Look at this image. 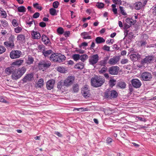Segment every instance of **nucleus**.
I'll use <instances>...</instances> for the list:
<instances>
[{
  "mask_svg": "<svg viewBox=\"0 0 156 156\" xmlns=\"http://www.w3.org/2000/svg\"><path fill=\"white\" fill-rule=\"evenodd\" d=\"M27 70L26 68L23 66L16 69H15V71L11 75L12 79L13 80H17L20 78L25 73Z\"/></svg>",
  "mask_w": 156,
  "mask_h": 156,
  "instance_id": "nucleus-1",
  "label": "nucleus"
},
{
  "mask_svg": "<svg viewBox=\"0 0 156 156\" xmlns=\"http://www.w3.org/2000/svg\"><path fill=\"white\" fill-rule=\"evenodd\" d=\"M91 84L92 85L96 87L101 86L105 82V80L100 77L95 76L91 79Z\"/></svg>",
  "mask_w": 156,
  "mask_h": 156,
  "instance_id": "nucleus-2",
  "label": "nucleus"
},
{
  "mask_svg": "<svg viewBox=\"0 0 156 156\" xmlns=\"http://www.w3.org/2000/svg\"><path fill=\"white\" fill-rule=\"evenodd\" d=\"M66 57L65 55L61 54L54 53L51 54L50 57V60L54 62H61L65 60Z\"/></svg>",
  "mask_w": 156,
  "mask_h": 156,
  "instance_id": "nucleus-3",
  "label": "nucleus"
},
{
  "mask_svg": "<svg viewBox=\"0 0 156 156\" xmlns=\"http://www.w3.org/2000/svg\"><path fill=\"white\" fill-rule=\"evenodd\" d=\"M104 96L106 98L112 99L116 98L118 96V93L115 90H110L107 89L104 93Z\"/></svg>",
  "mask_w": 156,
  "mask_h": 156,
  "instance_id": "nucleus-4",
  "label": "nucleus"
},
{
  "mask_svg": "<svg viewBox=\"0 0 156 156\" xmlns=\"http://www.w3.org/2000/svg\"><path fill=\"white\" fill-rule=\"evenodd\" d=\"M51 62L47 60H43L39 62L38 67L39 69H46L50 67Z\"/></svg>",
  "mask_w": 156,
  "mask_h": 156,
  "instance_id": "nucleus-5",
  "label": "nucleus"
},
{
  "mask_svg": "<svg viewBox=\"0 0 156 156\" xmlns=\"http://www.w3.org/2000/svg\"><path fill=\"white\" fill-rule=\"evenodd\" d=\"M98 60L99 56L97 54L90 56L89 59L90 64L92 65H94L97 63Z\"/></svg>",
  "mask_w": 156,
  "mask_h": 156,
  "instance_id": "nucleus-6",
  "label": "nucleus"
},
{
  "mask_svg": "<svg viewBox=\"0 0 156 156\" xmlns=\"http://www.w3.org/2000/svg\"><path fill=\"white\" fill-rule=\"evenodd\" d=\"M141 77L143 80L145 81H150L152 78L151 74L147 72H143L141 75Z\"/></svg>",
  "mask_w": 156,
  "mask_h": 156,
  "instance_id": "nucleus-7",
  "label": "nucleus"
},
{
  "mask_svg": "<svg viewBox=\"0 0 156 156\" xmlns=\"http://www.w3.org/2000/svg\"><path fill=\"white\" fill-rule=\"evenodd\" d=\"M81 93L84 98H87L89 97L90 95V93L89 89V87L88 85H86L82 88Z\"/></svg>",
  "mask_w": 156,
  "mask_h": 156,
  "instance_id": "nucleus-8",
  "label": "nucleus"
},
{
  "mask_svg": "<svg viewBox=\"0 0 156 156\" xmlns=\"http://www.w3.org/2000/svg\"><path fill=\"white\" fill-rule=\"evenodd\" d=\"M21 52L19 50H12L10 53V56L12 59L19 58L21 55Z\"/></svg>",
  "mask_w": 156,
  "mask_h": 156,
  "instance_id": "nucleus-9",
  "label": "nucleus"
},
{
  "mask_svg": "<svg viewBox=\"0 0 156 156\" xmlns=\"http://www.w3.org/2000/svg\"><path fill=\"white\" fill-rule=\"evenodd\" d=\"M119 69L118 66H113L108 68V72L111 75H117L118 73Z\"/></svg>",
  "mask_w": 156,
  "mask_h": 156,
  "instance_id": "nucleus-10",
  "label": "nucleus"
},
{
  "mask_svg": "<svg viewBox=\"0 0 156 156\" xmlns=\"http://www.w3.org/2000/svg\"><path fill=\"white\" fill-rule=\"evenodd\" d=\"M154 57L153 56L149 55L146 57L141 61V64L144 65L145 64L150 63L154 61Z\"/></svg>",
  "mask_w": 156,
  "mask_h": 156,
  "instance_id": "nucleus-11",
  "label": "nucleus"
},
{
  "mask_svg": "<svg viewBox=\"0 0 156 156\" xmlns=\"http://www.w3.org/2000/svg\"><path fill=\"white\" fill-rule=\"evenodd\" d=\"M131 83L133 86L136 88H139L142 85L141 81L137 79H132L131 80Z\"/></svg>",
  "mask_w": 156,
  "mask_h": 156,
  "instance_id": "nucleus-12",
  "label": "nucleus"
},
{
  "mask_svg": "<svg viewBox=\"0 0 156 156\" xmlns=\"http://www.w3.org/2000/svg\"><path fill=\"white\" fill-rule=\"evenodd\" d=\"M74 78L73 76H68L64 81V85L68 86L71 85L74 82Z\"/></svg>",
  "mask_w": 156,
  "mask_h": 156,
  "instance_id": "nucleus-13",
  "label": "nucleus"
},
{
  "mask_svg": "<svg viewBox=\"0 0 156 156\" xmlns=\"http://www.w3.org/2000/svg\"><path fill=\"white\" fill-rule=\"evenodd\" d=\"M119 59L120 57L119 56H114L109 60L108 63L111 65H114L117 64L119 62Z\"/></svg>",
  "mask_w": 156,
  "mask_h": 156,
  "instance_id": "nucleus-14",
  "label": "nucleus"
},
{
  "mask_svg": "<svg viewBox=\"0 0 156 156\" xmlns=\"http://www.w3.org/2000/svg\"><path fill=\"white\" fill-rule=\"evenodd\" d=\"M33 78V73H28L22 79V81L24 83H26L28 81H31Z\"/></svg>",
  "mask_w": 156,
  "mask_h": 156,
  "instance_id": "nucleus-15",
  "label": "nucleus"
},
{
  "mask_svg": "<svg viewBox=\"0 0 156 156\" xmlns=\"http://www.w3.org/2000/svg\"><path fill=\"white\" fill-rule=\"evenodd\" d=\"M41 40L45 45L48 46H50L51 45V43L50 41L49 38L45 35L43 34L42 35Z\"/></svg>",
  "mask_w": 156,
  "mask_h": 156,
  "instance_id": "nucleus-16",
  "label": "nucleus"
},
{
  "mask_svg": "<svg viewBox=\"0 0 156 156\" xmlns=\"http://www.w3.org/2000/svg\"><path fill=\"white\" fill-rule=\"evenodd\" d=\"M55 83V80H51L48 81L46 83V87L48 90H51L53 87Z\"/></svg>",
  "mask_w": 156,
  "mask_h": 156,
  "instance_id": "nucleus-17",
  "label": "nucleus"
},
{
  "mask_svg": "<svg viewBox=\"0 0 156 156\" xmlns=\"http://www.w3.org/2000/svg\"><path fill=\"white\" fill-rule=\"evenodd\" d=\"M16 67L12 66L6 68L5 69V73L8 75H9L11 74H12L15 71Z\"/></svg>",
  "mask_w": 156,
  "mask_h": 156,
  "instance_id": "nucleus-18",
  "label": "nucleus"
},
{
  "mask_svg": "<svg viewBox=\"0 0 156 156\" xmlns=\"http://www.w3.org/2000/svg\"><path fill=\"white\" fill-rule=\"evenodd\" d=\"M34 61V58L31 55H28L27 58H26V63L28 65L32 64L33 63Z\"/></svg>",
  "mask_w": 156,
  "mask_h": 156,
  "instance_id": "nucleus-19",
  "label": "nucleus"
},
{
  "mask_svg": "<svg viewBox=\"0 0 156 156\" xmlns=\"http://www.w3.org/2000/svg\"><path fill=\"white\" fill-rule=\"evenodd\" d=\"M31 35L32 38L34 39H39L41 37V35L38 32L32 31Z\"/></svg>",
  "mask_w": 156,
  "mask_h": 156,
  "instance_id": "nucleus-20",
  "label": "nucleus"
},
{
  "mask_svg": "<svg viewBox=\"0 0 156 156\" xmlns=\"http://www.w3.org/2000/svg\"><path fill=\"white\" fill-rule=\"evenodd\" d=\"M134 6L136 9L139 10L143 7L142 3L140 2H138L135 3Z\"/></svg>",
  "mask_w": 156,
  "mask_h": 156,
  "instance_id": "nucleus-21",
  "label": "nucleus"
},
{
  "mask_svg": "<svg viewBox=\"0 0 156 156\" xmlns=\"http://www.w3.org/2000/svg\"><path fill=\"white\" fill-rule=\"evenodd\" d=\"M89 35L90 33L87 32H84L81 34V35L83 36V38L84 39H90L91 37Z\"/></svg>",
  "mask_w": 156,
  "mask_h": 156,
  "instance_id": "nucleus-22",
  "label": "nucleus"
},
{
  "mask_svg": "<svg viewBox=\"0 0 156 156\" xmlns=\"http://www.w3.org/2000/svg\"><path fill=\"white\" fill-rule=\"evenodd\" d=\"M95 41L97 44H99L104 43L105 40L103 37H97L95 39Z\"/></svg>",
  "mask_w": 156,
  "mask_h": 156,
  "instance_id": "nucleus-23",
  "label": "nucleus"
},
{
  "mask_svg": "<svg viewBox=\"0 0 156 156\" xmlns=\"http://www.w3.org/2000/svg\"><path fill=\"white\" fill-rule=\"evenodd\" d=\"M24 62V60L23 59H20L17 60L12 62V64L16 65L19 66H20Z\"/></svg>",
  "mask_w": 156,
  "mask_h": 156,
  "instance_id": "nucleus-24",
  "label": "nucleus"
},
{
  "mask_svg": "<svg viewBox=\"0 0 156 156\" xmlns=\"http://www.w3.org/2000/svg\"><path fill=\"white\" fill-rule=\"evenodd\" d=\"M44 84V80L42 79H41L39 80L36 86L37 87H42Z\"/></svg>",
  "mask_w": 156,
  "mask_h": 156,
  "instance_id": "nucleus-25",
  "label": "nucleus"
},
{
  "mask_svg": "<svg viewBox=\"0 0 156 156\" xmlns=\"http://www.w3.org/2000/svg\"><path fill=\"white\" fill-rule=\"evenodd\" d=\"M72 89L74 93L77 92L79 90V84L78 83H76L73 85Z\"/></svg>",
  "mask_w": 156,
  "mask_h": 156,
  "instance_id": "nucleus-26",
  "label": "nucleus"
},
{
  "mask_svg": "<svg viewBox=\"0 0 156 156\" xmlns=\"http://www.w3.org/2000/svg\"><path fill=\"white\" fill-rule=\"evenodd\" d=\"M84 67L83 63L82 62H80L76 64L75 66V68L76 69H82Z\"/></svg>",
  "mask_w": 156,
  "mask_h": 156,
  "instance_id": "nucleus-27",
  "label": "nucleus"
},
{
  "mask_svg": "<svg viewBox=\"0 0 156 156\" xmlns=\"http://www.w3.org/2000/svg\"><path fill=\"white\" fill-rule=\"evenodd\" d=\"M118 86L121 89H123L126 88V84L125 82L121 81L119 82Z\"/></svg>",
  "mask_w": 156,
  "mask_h": 156,
  "instance_id": "nucleus-28",
  "label": "nucleus"
},
{
  "mask_svg": "<svg viewBox=\"0 0 156 156\" xmlns=\"http://www.w3.org/2000/svg\"><path fill=\"white\" fill-rule=\"evenodd\" d=\"M52 52V51L51 50H43L42 52L44 55L45 57H47L49 55L51 54Z\"/></svg>",
  "mask_w": 156,
  "mask_h": 156,
  "instance_id": "nucleus-29",
  "label": "nucleus"
},
{
  "mask_svg": "<svg viewBox=\"0 0 156 156\" xmlns=\"http://www.w3.org/2000/svg\"><path fill=\"white\" fill-rule=\"evenodd\" d=\"M126 22L130 25H134L136 23V20L133 21L132 19L127 18L126 20Z\"/></svg>",
  "mask_w": 156,
  "mask_h": 156,
  "instance_id": "nucleus-30",
  "label": "nucleus"
},
{
  "mask_svg": "<svg viewBox=\"0 0 156 156\" xmlns=\"http://www.w3.org/2000/svg\"><path fill=\"white\" fill-rule=\"evenodd\" d=\"M4 44L5 46L8 47L12 48L14 46V43H12L9 41L5 42Z\"/></svg>",
  "mask_w": 156,
  "mask_h": 156,
  "instance_id": "nucleus-31",
  "label": "nucleus"
},
{
  "mask_svg": "<svg viewBox=\"0 0 156 156\" xmlns=\"http://www.w3.org/2000/svg\"><path fill=\"white\" fill-rule=\"evenodd\" d=\"M17 9L19 12H24L26 11V9L24 6H20L17 8Z\"/></svg>",
  "mask_w": 156,
  "mask_h": 156,
  "instance_id": "nucleus-32",
  "label": "nucleus"
},
{
  "mask_svg": "<svg viewBox=\"0 0 156 156\" xmlns=\"http://www.w3.org/2000/svg\"><path fill=\"white\" fill-rule=\"evenodd\" d=\"M49 12L52 16H56L57 15L56 10L54 8H51L49 9Z\"/></svg>",
  "mask_w": 156,
  "mask_h": 156,
  "instance_id": "nucleus-33",
  "label": "nucleus"
},
{
  "mask_svg": "<svg viewBox=\"0 0 156 156\" xmlns=\"http://www.w3.org/2000/svg\"><path fill=\"white\" fill-rule=\"evenodd\" d=\"M72 57L75 61H76L80 59V55L78 54H73L72 55Z\"/></svg>",
  "mask_w": 156,
  "mask_h": 156,
  "instance_id": "nucleus-34",
  "label": "nucleus"
},
{
  "mask_svg": "<svg viewBox=\"0 0 156 156\" xmlns=\"http://www.w3.org/2000/svg\"><path fill=\"white\" fill-rule=\"evenodd\" d=\"M127 35L128 36V38L131 40L133 37V34L132 32H129V31H127L126 32L125 36Z\"/></svg>",
  "mask_w": 156,
  "mask_h": 156,
  "instance_id": "nucleus-35",
  "label": "nucleus"
},
{
  "mask_svg": "<svg viewBox=\"0 0 156 156\" xmlns=\"http://www.w3.org/2000/svg\"><path fill=\"white\" fill-rule=\"evenodd\" d=\"M88 56L87 55L84 54L80 55V59L83 62H84L88 58Z\"/></svg>",
  "mask_w": 156,
  "mask_h": 156,
  "instance_id": "nucleus-36",
  "label": "nucleus"
},
{
  "mask_svg": "<svg viewBox=\"0 0 156 156\" xmlns=\"http://www.w3.org/2000/svg\"><path fill=\"white\" fill-rule=\"evenodd\" d=\"M107 69V67H104L101 69H99L98 71L99 73L100 74H103L105 73Z\"/></svg>",
  "mask_w": 156,
  "mask_h": 156,
  "instance_id": "nucleus-37",
  "label": "nucleus"
},
{
  "mask_svg": "<svg viewBox=\"0 0 156 156\" xmlns=\"http://www.w3.org/2000/svg\"><path fill=\"white\" fill-rule=\"evenodd\" d=\"M25 39V36L23 34L19 35L17 37V40H20L21 41H23Z\"/></svg>",
  "mask_w": 156,
  "mask_h": 156,
  "instance_id": "nucleus-38",
  "label": "nucleus"
},
{
  "mask_svg": "<svg viewBox=\"0 0 156 156\" xmlns=\"http://www.w3.org/2000/svg\"><path fill=\"white\" fill-rule=\"evenodd\" d=\"M0 22L2 26L4 27H8V24L7 21L5 20H1Z\"/></svg>",
  "mask_w": 156,
  "mask_h": 156,
  "instance_id": "nucleus-39",
  "label": "nucleus"
},
{
  "mask_svg": "<svg viewBox=\"0 0 156 156\" xmlns=\"http://www.w3.org/2000/svg\"><path fill=\"white\" fill-rule=\"evenodd\" d=\"M130 58L132 61H136L137 60L136 55L135 54H131L130 55Z\"/></svg>",
  "mask_w": 156,
  "mask_h": 156,
  "instance_id": "nucleus-40",
  "label": "nucleus"
},
{
  "mask_svg": "<svg viewBox=\"0 0 156 156\" xmlns=\"http://www.w3.org/2000/svg\"><path fill=\"white\" fill-rule=\"evenodd\" d=\"M99 9H101L104 7V4L102 2H98L96 5Z\"/></svg>",
  "mask_w": 156,
  "mask_h": 156,
  "instance_id": "nucleus-41",
  "label": "nucleus"
},
{
  "mask_svg": "<svg viewBox=\"0 0 156 156\" xmlns=\"http://www.w3.org/2000/svg\"><path fill=\"white\" fill-rule=\"evenodd\" d=\"M57 31L58 34H62L64 33V30L62 27H59L57 29Z\"/></svg>",
  "mask_w": 156,
  "mask_h": 156,
  "instance_id": "nucleus-42",
  "label": "nucleus"
},
{
  "mask_svg": "<svg viewBox=\"0 0 156 156\" xmlns=\"http://www.w3.org/2000/svg\"><path fill=\"white\" fill-rule=\"evenodd\" d=\"M116 81L114 79L110 80L109 81V84L110 86L113 87L115 84Z\"/></svg>",
  "mask_w": 156,
  "mask_h": 156,
  "instance_id": "nucleus-43",
  "label": "nucleus"
},
{
  "mask_svg": "<svg viewBox=\"0 0 156 156\" xmlns=\"http://www.w3.org/2000/svg\"><path fill=\"white\" fill-rule=\"evenodd\" d=\"M33 6L34 8L38 9L40 10H41L42 9V7L41 6H39L38 3H37L33 4Z\"/></svg>",
  "mask_w": 156,
  "mask_h": 156,
  "instance_id": "nucleus-44",
  "label": "nucleus"
},
{
  "mask_svg": "<svg viewBox=\"0 0 156 156\" xmlns=\"http://www.w3.org/2000/svg\"><path fill=\"white\" fill-rule=\"evenodd\" d=\"M6 49L3 46L0 45V54L5 52Z\"/></svg>",
  "mask_w": 156,
  "mask_h": 156,
  "instance_id": "nucleus-45",
  "label": "nucleus"
},
{
  "mask_svg": "<svg viewBox=\"0 0 156 156\" xmlns=\"http://www.w3.org/2000/svg\"><path fill=\"white\" fill-rule=\"evenodd\" d=\"M119 9L120 10V12L122 15H126V13L123 9V7L120 6L119 7Z\"/></svg>",
  "mask_w": 156,
  "mask_h": 156,
  "instance_id": "nucleus-46",
  "label": "nucleus"
},
{
  "mask_svg": "<svg viewBox=\"0 0 156 156\" xmlns=\"http://www.w3.org/2000/svg\"><path fill=\"white\" fill-rule=\"evenodd\" d=\"M22 30V28L19 27H16L14 29V31L15 32L17 33L20 32Z\"/></svg>",
  "mask_w": 156,
  "mask_h": 156,
  "instance_id": "nucleus-47",
  "label": "nucleus"
},
{
  "mask_svg": "<svg viewBox=\"0 0 156 156\" xmlns=\"http://www.w3.org/2000/svg\"><path fill=\"white\" fill-rule=\"evenodd\" d=\"M38 49L40 50L43 51V50H44L45 46L44 45L42 44H40L38 45L37 47Z\"/></svg>",
  "mask_w": 156,
  "mask_h": 156,
  "instance_id": "nucleus-48",
  "label": "nucleus"
},
{
  "mask_svg": "<svg viewBox=\"0 0 156 156\" xmlns=\"http://www.w3.org/2000/svg\"><path fill=\"white\" fill-rule=\"evenodd\" d=\"M59 5V2L58 1H55L53 3V6L54 8H57Z\"/></svg>",
  "mask_w": 156,
  "mask_h": 156,
  "instance_id": "nucleus-49",
  "label": "nucleus"
},
{
  "mask_svg": "<svg viewBox=\"0 0 156 156\" xmlns=\"http://www.w3.org/2000/svg\"><path fill=\"white\" fill-rule=\"evenodd\" d=\"M12 24L14 27H16L18 25V24L16 19H13L12 21Z\"/></svg>",
  "mask_w": 156,
  "mask_h": 156,
  "instance_id": "nucleus-50",
  "label": "nucleus"
},
{
  "mask_svg": "<svg viewBox=\"0 0 156 156\" xmlns=\"http://www.w3.org/2000/svg\"><path fill=\"white\" fill-rule=\"evenodd\" d=\"M64 85V83H62V82L61 81L58 82V84L57 87L58 89H61L62 87Z\"/></svg>",
  "mask_w": 156,
  "mask_h": 156,
  "instance_id": "nucleus-51",
  "label": "nucleus"
},
{
  "mask_svg": "<svg viewBox=\"0 0 156 156\" xmlns=\"http://www.w3.org/2000/svg\"><path fill=\"white\" fill-rule=\"evenodd\" d=\"M107 63H106L103 60L99 62V65H101V66H104L105 67V65L107 64Z\"/></svg>",
  "mask_w": 156,
  "mask_h": 156,
  "instance_id": "nucleus-52",
  "label": "nucleus"
},
{
  "mask_svg": "<svg viewBox=\"0 0 156 156\" xmlns=\"http://www.w3.org/2000/svg\"><path fill=\"white\" fill-rule=\"evenodd\" d=\"M14 36H12L11 35L10 37L9 38V41L10 42H11L12 43H14Z\"/></svg>",
  "mask_w": 156,
  "mask_h": 156,
  "instance_id": "nucleus-53",
  "label": "nucleus"
},
{
  "mask_svg": "<svg viewBox=\"0 0 156 156\" xmlns=\"http://www.w3.org/2000/svg\"><path fill=\"white\" fill-rule=\"evenodd\" d=\"M103 49L104 50L108 51H110V47L107 45H105L103 48Z\"/></svg>",
  "mask_w": 156,
  "mask_h": 156,
  "instance_id": "nucleus-54",
  "label": "nucleus"
},
{
  "mask_svg": "<svg viewBox=\"0 0 156 156\" xmlns=\"http://www.w3.org/2000/svg\"><path fill=\"white\" fill-rule=\"evenodd\" d=\"M40 15V13L39 12H36L33 15V17L34 18L36 19Z\"/></svg>",
  "mask_w": 156,
  "mask_h": 156,
  "instance_id": "nucleus-55",
  "label": "nucleus"
},
{
  "mask_svg": "<svg viewBox=\"0 0 156 156\" xmlns=\"http://www.w3.org/2000/svg\"><path fill=\"white\" fill-rule=\"evenodd\" d=\"M128 62V60L127 59H123L121 61V63L122 64H125Z\"/></svg>",
  "mask_w": 156,
  "mask_h": 156,
  "instance_id": "nucleus-56",
  "label": "nucleus"
},
{
  "mask_svg": "<svg viewBox=\"0 0 156 156\" xmlns=\"http://www.w3.org/2000/svg\"><path fill=\"white\" fill-rule=\"evenodd\" d=\"M39 26L41 27H44L46 26V23L44 22H41L39 23Z\"/></svg>",
  "mask_w": 156,
  "mask_h": 156,
  "instance_id": "nucleus-57",
  "label": "nucleus"
},
{
  "mask_svg": "<svg viewBox=\"0 0 156 156\" xmlns=\"http://www.w3.org/2000/svg\"><path fill=\"white\" fill-rule=\"evenodd\" d=\"M88 45L87 43L86 42H84L81 43L80 45V47L81 48L82 46H86Z\"/></svg>",
  "mask_w": 156,
  "mask_h": 156,
  "instance_id": "nucleus-58",
  "label": "nucleus"
},
{
  "mask_svg": "<svg viewBox=\"0 0 156 156\" xmlns=\"http://www.w3.org/2000/svg\"><path fill=\"white\" fill-rule=\"evenodd\" d=\"M112 139L110 137H108L106 140V143H110L112 142Z\"/></svg>",
  "mask_w": 156,
  "mask_h": 156,
  "instance_id": "nucleus-59",
  "label": "nucleus"
},
{
  "mask_svg": "<svg viewBox=\"0 0 156 156\" xmlns=\"http://www.w3.org/2000/svg\"><path fill=\"white\" fill-rule=\"evenodd\" d=\"M70 34L69 31H66L64 34V35L65 37H68Z\"/></svg>",
  "mask_w": 156,
  "mask_h": 156,
  "instance_id": "nucleus-60",
  "label": "nucleus"
},
{
  "mask_svg": "<svg viewBox=\"0 0 156 156\" xmlns=\"http://www.w3.org/2000/svg\"><path fill=\"white\" fill-rule=\"evenodd\" d=\"M141 46H145L147 44V42L145 41H142L140 42Z\"/></svg>",
  "mask_w": 156,
  "mask_h": 156,
  "instance_id": "nucleus-61",
  "label": "nucleus"
},
{
  "mask_svg": "<svg viewBox=\"0 0 156 156\" xmlns=\"http://www.w3.org/2000/svg\"><path fill=\"white\" fill-rule=\"evenodd\" d=\"M27 9L29 11H30L31 13H34V11L32 9L31 7L30 6H28L27 7Z\"/></svg>",
  "mask_w": 156,
  "mask_h": 156,
  "instance_id": "nucleus-62",
  "label": "nucleus"
},
{
  "mask_svg": "<svg viewBox=\"0 0 156 156\" xmlns=\"http://www.w3.org/2000/svg\"><path fill=\"white\" fill-rule=\"evenodd\" d=\"M1 13V16H2L3 17L5 18L7 16L6 13L5 11H2Z\"/></svg>",
  "mask_w": 156,
  "mask_h": 156,
  "instance_id": "nucleus-63",
  "label": "nucleus"
},
{
  "mask_svg": "<svg viewBox=\"0 0 156 156\" xmlns=\"http://www.w3.org/2000/svg\"><path fill=\"white\" fill-rule=\"evenodd\" d=\"M112 41H113V40L111 39H109L106 41V43L107 44H109L110 43L112 44L113 42Z\"/></svg>",
  "mask_w": 156,
  "mask_h": 156,
  "instance_id": "nucleus-64",
  "label": "nucleus"
}]
</instances>
